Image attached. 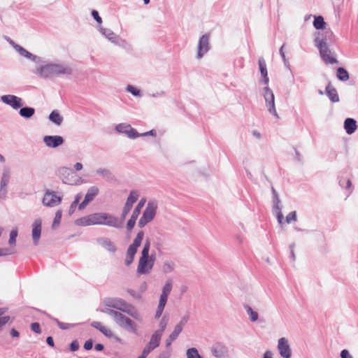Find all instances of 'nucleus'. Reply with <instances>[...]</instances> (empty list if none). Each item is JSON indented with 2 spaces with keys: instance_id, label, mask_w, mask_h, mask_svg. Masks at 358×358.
Wrapping results in <instances>:
<instances>
[{
  "instance_id": "1",
  "label": "nucleus",
  "mask_w": 358,
  "mask_h": 358,
  "mask_svg": "<svg viewBox=\"0 0 358 358\" xmlns=\"http://www.w3.org/2000/svg\"><path fill=\"white\" fill-rule=\"evenodd\" d=\"M34 73L42 78H51L59 75H70L72 69L63 64L50 63L38 66Z\"/></svg>"
},
{
  "instance_id": "2",
  "label": "nucleus",
  "mask_w": 358,
  "mask_h": 358,
  "mask_svg": "<svg viewBox=\"0 0 358 358\" xmlns=\"http://www.w3.org/2000/svg\"><path fill=\"white\" fill-rule=\"evenodd\" d=\"M103 304L113 307L115 310L124 313L135 320L142 322L143 319L138 310L131 303L121 298H107L103 300Z\"/></svg>"
},
{
  "instance_id": "3",
  "label": "nucleus",
  "mask_w": 358,
  "mask_h": 358,
  "mask_svg": "<svg viewBox=\"0 0 358 358\" xmlns=\"http://www.w3.org/2000/svg\"><path fill=\"white\" fill-rule=\"evenodd\" d=\"M149 249L150 248H143L137 268L138 274L149 273L153 267L155 257L153 254H149Z\"/></svg>"
},
{
  "instance_id": "4",
  "label": "nucleus",
  "mask_w": 358,
  "mask_h": 358,
  "mask_svg": "<svg viewBox=\"0 0 358 358\" xmlns=\"http://www.w3.org/2000/svg\"><path fill=\"white\" fill-rule=\"evenodd\" d=\"M114 322L120 328L124 330L133 334L137 333V324L121 312L119 313Z\"/></svg>"
},
{
  "instance_id": "5",
  "label": "nucleus",
  "mask_w": 358,
  "mask_h": 358,
  "mask_svg": "<svg viewBox=\"0 0 358 358\" xmlns=\"http://www.w3.org/2000/svg\"><path fill=\"white\" fill-rule=\"evenodd\" d=\"M157 209V202L156 201H151L148 203V205L143 213V215L138 221V227L142 228L148 223L151 222L155 217Z\"/></svg>"
},
{
  "instance_id": "6",
  "label": "nucleus",
  "mask_w": 358,
  "mask_h": 358,
  "mask_svg": "<svg viewBox=\"0 0 358 358\" xmlns=\"http://www.w3.org/2000/svg\"><path fill=\"white\" fill-rule=\"evenodd\" d=\"M320 41L317 48L320 51V57L326 64H334L338 63L334 53L329 49V45H325L324 42Z\"/></svg>"
},
{
  "instance_id": "7",
  "label": "nucleus",
  "mask_w": 358,
  "mask_h": 358,
  "mask_svg": "<svg viewBox=\"0 0 358 358\" xmlns=\"http://www.w3.org/2000/svg\"><path fill=\"white\" fill-rule=\"evenodd\" d=\"M62 202V196L57 192L46 189L42 199V203L47 207H55Z\"/></svg>"
},
{
  "instance_id": "8",
  "label": "nucleus",
  "mask_w": 358,
  "mask_h": 358,
  "mask_svg": "<svg viewBox=\"0 0 358 358\" xmlns=\"http://www.w3.org/2000/svg\"><path fill=\"white\" fill-rule=\"evenodd\" d=\"M101 220L102 213H95L78 219L76 223L80 226L101 225Z\"/></svg>"
},
{
  "instance_id": "9",
  "label": "nucleus",
  "mask_w": 358,
  "mask_h": 358,
  "mask_svg": "<svg viewBox=\"0 0 358 358\" xmlns=\"http://www.w3.org/2000/svg\"><path fill=\"white\" fill-rule=\"evenodd\" d=\"M264 97L265 99L266 106L268 112L275 117H278L275 106V97L273 91L268 87L264 88Z\"/></svg>"
},
{
  "instance_id": "10",
  "label": "nucleus",
  "mask_w": 358,
  "mask_h": 358,
  "mask_svg": "<svg viewBox=\"0 0 358 358\" xmlns=\"http://www.w3.org/2000/svg\"><path fill=\"white\" fill-rule=\"evenodd\" d=\"M210 36L209 34L202 35L198 43L196 58L201 59L210 50Z\"/></svg>"
},
{
  "instance_id": "11",
  "label": "nucleus",
  "mask_w": 358,
  "mask_h": 358,
  "mask_svg": "<svg viewBox=\"0 0 358 358\" xmlns=\"http://www.w3.org/2000/svg\"><path fill=\"white\" fill-rule=\"evenodd\" d=\"M139 198V193L137 190H131L127 199L126 203L123 207L121 217L124 220L128 213L130 212L134 203Z\"/></svg>"
},
{
  "instance_id": "12",
  "label": "nucleus",
  "mask_w": 358,
  "mask_h": 358,
  "mask_svg": "<svg viewBox=\"0 0 358 358\" xmlns=\"http://www.w3.org/2000/svg\"><path fill=\"white\" fill-rule=\"evenodd\" d=\"M273 194V212L275 215L278 223L282 225L283 224V215L282 213V207L280 205V200L278 196V192L272 187Z\"/></svg>"
},
{
  "instance_id": "13",
  "label": "nucleus",
  "mask_w": 358,
  "mask_h": 358,
  "mask_svg": "<svg viewBox=\"0 0 358 358\" xmlns=\"http://www.w3.org/2000/svg\"><path fill=\"white\" fill-rule=\"evenodd\" d=\"M1 101L10 106L14 110H17L22 107L23 101L20 97L13 94H6L1 96Z\"/></svg>"
},
{
  "instance_id": "14",
  "label": "nucleus",
  "mask_w": 358,
  "mask_h": 358,
  "mask_svg": "<svg viewBox=\"0 0 358 358\" xmlns=\"http://www.w3.org/2000/svg\"><path fill=\"white\" fill-rule=\"evenodd\" d=\"M277 349L279 354L282 358H291L292 352L291 347L289 344L288 340L285 338H280L278 341Z\"/></svg>"
},
{
  "instance_id": "15",
  "label": "nucleus",
  "mask_w": 358,
  "mask_h": 358,
  "mask_svg": "<svg viewBox=\"0 0 358 358\" xmlns=\"http://www.w3.org/2000/svg\"><path fill=\"white\" fill-rule=\"evenodd\" d=\"M10 170L8 167H4L0 182V199H4L7 194V185L10 178Z\"/></svg>"
},
{
  "instance_id": "16",
  "label": "nucleus",
  "mask_w": 358,
  "mask_h": 358,
  "mask_svg": "<svg viewBox=\"0 0 358 358\" xmlns=\"http://www.w3.org/2000/svg\"><path fill=\"white\" fill-rule=\"evenodd\" d=\"M115 130L118 133L126 134L129 138H136L139 137V133L131 127V126L127 123H120L115 126Z\"/></svg>"
},
{
  "instance_id": "17",
  "label": "nucleus",
  "mask_w": 358,
  "mask_h": 358,
  "mask_svg": "<svg viewBox=\"0 0 358 358\" xmlns=\"http://www.w3.org/2000/svg\"><path fill=\"white\" fill-rule=\"evenodd\" d=\"M99 189L96 186H92L87 189L84 200L78 206L79 210H83L85 206L98 195Z\"/></svg>"
},
{
  "instance_id": "18",
  "label": "nucleus",
  "mask_w": 358,
  "mask_h": 358,
  "mask_svg": "<svg viewBox=\"0 0 358 358\" xmlns=\"http://www.w3.org/2000/svg\"><path fill=\"white\" fill-rule=\"evenodd\" d=\"M173 282L171 279H168L162 287V294L159 297V303L162 306H166L168 297L172 290Z\"/></svg>"
},
{
  "instance_id": "19",
  "label": "nucleus",
  "mask_w": 358,
  "mask_h": 358,
  "mask_svg": "<svg viewBox=\"0 0 358 358\" xmlns=\"http://www.w3.org/2000/svg\"><path fill=\"white\" fill-rule=\"evenodd\" d=\"M101 225H107L115 228H120L122 223L115 216L107 213H102Z\"/></svg>"
},
{
  "instance_id": "20",
  "label": "nucleus",
  "mask_w": 358,
  "mask_h": 358,
  "mask_svg": "<svg viewBox=\"0 0 358 358\" xmlns=\"http://www.w3.org/2000/svg\"><path fill=\"white\" fill-rule=\"evenodd\" d=\"M43 142L47 147L55 148L64 143V138L60 136H45Z\"/></svg>"
},
{
  "instance_id": "21",
  "label": "nucleus",
  "mask_w": 358,
  "mask_h": 358,
  "mask_svg": "<svg viewBox=\"0 0 358 358\" xmlns=\"http://www.w3.org/2000/svg\"><path fill=\"white\" fill-rule=\"evenodd\" d=\"M41 224L42 221L39 218L36 219L32 224V238L34 245L38 243L41 234Z\"/></svg>"
},
{
  "instance_id": "22",
  "label": "nucleus",
  "mask_w": 358,
  "mask_h": 358,
  "mask_svg": "<svg viewBox=\"0 0 358 358\" xmlns=\"http://www.w3.org/2000/svg\"><path fill=\"white\" fill-rule=\"evenodd\" d=\"M334 39V34L331 29H327L322 35L318 34L315 39V45L317 47L320 41L324 42L325 45H328V42H332Z\"/></svg>"
},
{
  "instance_id": "23",
  "label": "nucleus",
  "mask_w": 358,
  "mask_h": 358,
  "mask_svg": "<svg viewBox=\"0 0 358 358\" xmlns=\"http://www.w3.org/2000/svg\"><path fill=\"white\" fill-rule=\"evenodd\" d=\"M15 50L22 57L34 61L36 63L41 62V58L36 55H34L20 45H15Z\"/></svg>"
},
{
  "instance_id": "24",
  "label": "nucleus",
  "mask_w": 358,
  "mask_h": 358,
  "mask_svg": "<svg viewBox=\"0 0 358 358\" xmlns=\"http://www.w3.org/2000/svg\"><path fill=\"white\" fill-rule=\"evenodd\" d=\"M91 326L93 327L94 328L98 329L99 331H100L104 336H106L108 338H110L114 336V334H113V331H111V329L110 328H108V327L103 325L100 322H96V321L92 322L91 323Z\"/></svg>"
},
{
  "instance_id": "25",
  "label": "nucleus",
  "mask_w": 358,
  "mask_h": 358,
  "mask_svg": "<svg viewBox=\"0 0 358 358\" xmlns=\"http://www.w3.org/2000/svg\"><path fill=\"white\" fill-rule=\"evenodd\" d=\"M164 243L163 240L159 237V234L157 232L156 234H151L146 238L144 246H158Z\"/></svg>"
},
{
  "instance_id": "26",
  "label": "nucleus",
  "mask_w": 358,
  "mask_h": 358,
  "mask_svg": "<svg viewBox=\"0 0 358 358\" xmlns=\"http://www.w3.org/2000/svg\"><path fill=\"white\" fill-rule=\"evenodd\" d=\"M99 30L111 43L118 44V36L112 30L101 27L99 28Z\"/></svg>"
},
{
  "instance_id": "27",
  "label": "nucleus",
  "mask_w": 358,
  "mask_h": 358,
  "mask_svg": "<svg viewBox=\"0 0 358 358\" xmlns=\"http://www.w3.org/2000/svg\"><path fill=\"white\" fill-rule=\"evenodd\" d=\"M325 92L331 101L334 103L339 101V96L337 90L331 85L330 83L327 85Z\"/></svg>"
},
{
  "instance_id": "28",
  "label": "nucleus",
  "mask_w": 358,
  "mask_h": 358,
  "mask_svg": "<svg viewBox=\"0 0 358 358\" xmlns=\"http://www.w3.org/2000/svg\"><path fill=\"white\" fill-rule=\"evenodd\" d=\"M344 128L348 134H353L357 128V122L352 118H347L344 122Z\"/></svg>"
},
{
  "instance_id": "29",
  "label": "nucleus",
  "mask_w": 358,
  "mask_h": 358,
  "mask_svg": "<svg viewBox=\"0 0 358 358\" xmlns=\"http://www.w3.org/2000/svg\"><path fill=\"white\" fill-rule=\"evenodd\" d=\"M258 63L261 75L264 78V84L267 85L268 83L269 79L268 77L266 62L263 58H259Z\"/></svg>"
},
{
  "instance_id": "30",
  "label": "nucleus",
  "mask_w": 358,
  "mask_h": 358,
  "mask_svg": "<svg viewBox=\"0 0 358 358\" xmlns=\"http://www.w3.org/2000/svg\"><path fill=\"white\" fill-rule=\"evenodd\" d=\"M57 173H58L59 176L62 178V181L64 183L69 184L70 182L66 176H69L70 174H73V170L71 169L66 168V167H61V168L58 169Z\"/></svg>"
},
{
  "instance_id": "31",
  "label": "nucleus",
  "mask_w": 358,
  "mask_h": 358,
  "mask_svg": "<svg viewBox=\"0 0 358 358\" xmlns=\"http://www.w3.org/2000/svg\"><path fill=\"white\" fill-rule=\"evenodd\" d=\"M96 173L108 181L112 180L114 178V176L110 170L106 168H99L96 169Z\"/></svg>"
},
{
  "instance_id": "32",
  "label": "nucleus",
  "mask_w": 358,
  "mask_h": 358,
  "mask_svg": "<svg viewBox=\"0 0 358 358\" xmlns=\"http://www.w3.org/2000/svg\"><path fill=\"white\" fill-rule=\"evenodd\" d=\"M212 354L217 358L223 357L226 354V348L224 346L217 344L212 348Z\"/></svg>"
},
{
  "instance_id": "33",
  "label": "nucleus",
  "mask_w": 358,
  "mask_h": 358,
  "mask_svg": "<svg viewBox=\"0 0 358 358\" xmlns=\"http://www.w3.org/2000/svg\"><path fill=\"white\" fill-rule=\"evenodd\" d=\"M35 113V109L31 107H21L19 111L20 116L24 118H30Z\"/></svg>"
},
{
  "instance_id": "34",
  "label": "nucleus",
  "mask_w": 358,
  "mask_h": 358,
  "mask_svg": "<svg viewBox=\"0 0 358 358\" xmlns=\"http://www.w3.org/2000/svg\"><path fill=\"white\" fill-rule=\"evenodd\" d=\"M103 306H104L100 310L101 312L110 315L113 319V321H115L120 311L115 310L113 307L107 306L105 304H103Z\"/></svg>"
},
{
  "instance_id": "35",
  "label": "nucleus",
  "mask_w": 358,
  "mask_h": 358,
  "mask_svg": "<svg viewBox=\"0 0 358 358\" xmlns=\"http://www.w3.org/2000/svg\"><path fill=\"white\" fill-rule=\"evenodd\" d=\"M49 120L57 125H60L63 122V117L57 110H53L49 115Z\"/></svg>"
},
{
  "instance_id": "36",
  "label": "nucleus",
  "mask_w": 358,
  "mask_h": 358,
  "mask_svg": "<svg viewBox=\"0 0 358 358\" xmlns=\"http://www.w3.org/2000/svg\"><path fill=\"white\" fill-rule=\"evenodd\" d=\"M162 336V334H160V331H155V333L152 335L150 341L148 343L156 348L160 343Z\"/></svg>"
},
{
  "instance_id": "37",
  "label": "nucleus",
  "mask_w": 358,
  "mask_h": 358,
  "mask_svg": "<svg viewBox=\"0 0 358 358\" xmlns=\"http://www.w3.org/2000/svg\"><path fill=\"white\" fill-rule=\"evenodd\" d=\"M137 252V248H128L125 264L129 266L134 260V256Z\"/></svg>"
},
{
  "instance_id": "38",
  "label": "nucleus",
  "mask_w": 358,
  "mask_h": 358,
  "mask_svg": "<svg viewBox=\"0 0 358 358\" xmlns=\"http://www.w3.org/2000/svg\"><path fill=\"white\" fill-rule=\"evenodd\" d=\"M313 26L316 29H324L325 28L326 22L322 16H314Z\"/></svg>"
},
{
  "instance_id": "39",
  "label": "nucleus",
  "mask_w": 358,
  "mask_h": 358,
  "mask_svg": "<svg viewBox=\"0 0 358 358\" xmlns=\"http://www.w3.org/2000/svg\"><path fill=\"white\" fill-rule=\"evenodd\" d=\"M146 202L145 198H142L138 203L137 206L134 209L131 215L138 217L141 213L142 208L144 206Z\"/></svg>"
},
{
  "instance_id": "40",
  "label": "nucleus",
  "mask_w": 358,
  "mask_h": 358,
  "mask_svg": "<svg viewBox=\"0 0 358 358\" xmlns=\"http://www.w3.org/2000/svg\"><path fill=\"white\" fill-rule=\"evenodd\" d=\"M245 309L252 322H256L258 320L259 315H258L257 312L253 310L252 308L250 306L245 305Z\"/></svg>"
},
{
  "instance_id": "41",
  "label": "nucleus",
  "mask_w": 358,
  "mask_h": 358,
  "mask_svg": "<svg viewBox=\"0 0 358 358\" xmlns=\"http://www.w3.org/2000/svg\"><path fill=\"white\" fill-rule=\"evenodd\" d=\"M337 77L342 81H346L349 79V73L344 68L339 67L337 69Z\"/></svg>"
},
{
  "instance_id": "42",
  "label": "nucleus",
  "mask_w": 358,
  "mask_h": 358,
  "mask_svg": "<svg viewBox=\"0 0 358 358\" xmlns=\"http://www.w3.org/2000/svg\"><path fill=\"white\" fill-rule=\"evenodd\" d=\"M186 355L187 358H202L195 348H189L187 350Z\"/></svg>"
},
{
  "instance_id": "43",
  "label": "nucleus",
  "mask_w": 358,
  "mask_h": 358,
  "mask_svg": "<svg viewBox=\"0 0 358 358\" xmlns=\"http://www.w3.org/2000/svg\"><path fill=\"white\" fill-rule=\"evenodd\" d=\"M143 237H144L143 231H139L137 234L135 239L134 240L133 243L130 246H141V245L142 243V241L143 239Z\"/></svg>"
},
{
  "instance_id": "44",
  "label": "nucleus",
  "mask_w": 358,
  "mask_h": 358,
  "mask_svg": "<svg viewBox=\"0 0 358 358\" xmlns=\"http://www.w3.org/2000/svg\"><path fill=\"white\" fill-rule=\"evenodd\" d=\"M15 248H0V257L15 253Z\"/></svg>"
},
{
  "instance_id": "45",
  "label": "nucleus",
  "mask_w": 358,
  "mask_h": 358,
  "mask_svg": "<svg viewBox=\"0 0 358 358\" xmlns=\"http://www.w3.org/2000/svg\"><path fill=\"white\" fill-rule=\"evenodd\" d=\"M169 322V318L166 316H164L159 322V329L156 331H160V334H163Z\"/></svg>"
},
{
  "instance_id": "46",
  "label": "nucleus",
  "mask_w": 358,
  "mask_h": 358,
  "mask_svg": "<svg viewBox=\"0 0 358 358\" xmlns=\"http://www.w3.org/2000/svg\"><path fill=\"white\" fill-rule=\"evenodd\" d=\"M17 236V229H14L10 233L8 243L10 245H15L16 243V238Z\"/></svg>"
},
{
  "instance_id": "47",
  "label": "nucleus",
  "mask_w": 358,
  "mask_h": 358,
  "mask_svg": "<svg viewBox=\"0 0 358 358\" xmlns=\"http://www.w3.org/2000/svg\"><path fill=\"white\" fill-rule=\"evenodd\" d=\"M182 328L180 326L176 325L173 332L170 334L171 339H176L179 334L182 332Z\"/></svg>"
},
{
  "instance_id": "48",
  "label": "nucleus",
  "mask_w": 358,
  "mask_h": 358,
  "mask_svg": "<svg viewBox=\"0 0 358 358\" xmlns=\"http://www.w3.org/2000/svg\"><path fill=\"white\" fill-rule=\"evenodd\" d=\"M297 220L296 212L292 211L286 216V222L290 224L292 222H296Z\"/></svg>"
},
{
  "instance_id": "49",
  "label": "nucleus",
  "mask_w": 358,
  "mask_h": 358,
  "mask_svg": "<svg viewBox=\"0 0 358 358\" xmlns=\"http://www.w3.org/2000/svg\"><path fill=\"white\" fill-rule=\"evenodd\" d=\"M61 219H62V211L57 210L55 213V216L53 223H52L53 228L55 227L56 226H57L60 223Z\"/></svg>"
},
{
  "instance_id": "50",
  "label": "nucleus",
  "mask_w": 358,
  "mask_h": 358,
  "mask_svg": "<svg viewBox=\"0 0 358 358\" xmlns=\"http://www.w3.org/2000/svg\"><path fill=\"white\" fill-rule=\"evenodd\" d=\"M127 91L130 92L131 94H133L135 96H141V92L139 90L135 88L132 85H128L127 87Z\"/></svg>"
},
{
  "instance_id": "51",
  "label": "nucleus",
  "mask_w": 358,
  "mask_h": 358,
  "mask_svg": "<svg viewBox=\"0 0 358 358\" xmlns=\"http://www.w3.org/2000/svg\"><path fill=\"white\" fill-rule=\"evenodd\" d=\"M97 244L101 246H110L111 242L106 238H100L97 239Z\"/></svg>"
},
{
  "instance_id": "52",
  "label": "nucleus",
  "mask_w": 358,
  "mask_h": 358,
  "mask_svg": "<svg viewBox=\"0 0 358 358\" xmlns=\"http://www.w3.org/2000/svg\"><path fill=\"white\" fill-rule=\"evenodd\" d=\"M137 218L138 217H134L133 215L131 216L130 219L128 220L127 224V228L128 230H131L134 228Z\"/></svg>"
},
{
  "instance_id": "53",
  "label": "nucleus",
  "mask_w": 358,
  "mask_h": 358,
  "mask_svg": "<svg viewBox=\"0 0 358 358\" xmlns=\"http://www.w3.org/2000/svg\"><path fill=\"white\" fill-rule=\"evenodd\" d=\"M82 198V194H78L76 196L74 201L72 202L71 206H70V211H73L76 208V206L79 203L80 199Z\"/></svg>"
},
{
  "instance_id": "54",
  "label": "nucleus",
  "mask_w": 358,
  "mask_h": 358,
  "mask_svg": "<svg viewBox=\"0 0 358 358\" xmlns=\"http://www.w3.org/2000/svg\"><path fill=\"white\" fill-rule=\"evenodd\" d=\"M284 47H285V43L280 48L279 52H280V55L282 59V61H283L285 65L289 66V62H287L286 57H285V54L284 52Z\"/></svg>"
},
{
  "instance_id": "55",
  "label": "nucleus",
  "mask_w": 358,
  "mask_h": 358,
  "mask_svg": "<svg viewBox=\"0 0 358 358\" xmlns=\"http://www.w3.org/2000/svg\"><path fill=\"white\" fill-rule=\"evenodd\" d=\"M31 329L35 332V333H37V334H40L41 333V327H40V324L37 322H34L31 324Z\"/></svg>"
},
{
  "instance_id": "56",
  "label": "nucleus",
  "mask_w": 358,
  "mask_h": 358,
  "mask_svg": "<svg viewBox=\"0 0 358 358\" xmlns=\"http://www.w3.org/2000/svg\"><path fill=\"white\" fill-rule=\"evenodd\" d=\"M164 307H165L164 306L158 304V306H157V308L156 310V313H155V318H159L161 317V315H162V313L164 311Z\"/></svg>"
},
{
  "instance_id": "57",
  "label": "nucleus",
  "mask_w": 358,
  "mask_h": 358,
  "mask_svg": "<svg viewBox=\"0 0 358 358\" xmlns=\"http://www.w3.org/2000/svg\"><path fill=\"white\" fill-rule=\"evenodd\" d=\"M55 321H56L57 325L59 326V327L62 329H67L70 328L71 327H72L71 324H69L68 323H63V322H59L57 320H55Z\"/></svg>"
},
{
  "instance_id": "58",
  "label": "nucleus",
  "mask_w": 358,
  "mask_h": 358,
  "mask_svg": "<svg viewBox=\"0 0 358 358\" xmlns=\"http://www.w3.org/2000/svg\"><path fill=\"white\" fill-rule=\"evenodd\" d=\"M92 15L99 24H101L102 22L101 17L99 16V13L96 10H93L92 11Z\"/></svg>"
},
{
  "instance_id": "59",
  "label": "nucleus",
  "mask_w": 358,
  "mask_h": 358,
  "mask_svg": "<svg viewBox=\"0 0 358 358\" xmlns=\"http://www.w3.org/2000/svg\"><path fill=\"white\" fill-rule=\"evenodd\" d=\"M10 320L9 316H0V330H1V327L5 325Z\"/></svg>"
},
{
  "instance_id": "60",
  "label": "nucleus",
  "mask_w": 358,
  "mask_h": 358,
  "mask_svg": "<svg viewBox=\"0 0 358 358\" xmlns=\"http://www.w3.org/2000/svg\"><path fill=\"white\" fill-rule=\"evenodd\" d=\"M173 270V266H172V265H171L170 264H165L163 266V271H164L165 273H170V272H171Z\"/></svg>"
},
{
  "instance_id": "61",
  "label": "nucleus",
  "mask_w": 358,
  "mask_h": 358,
  "mask_svg": "<svg viewBox=\"0 0 358 358\" xmlns=\"http://www.w3.org/2000/svg\"><path fill=\"white\" fill-rule=\"evenodd\" d=\"M79 349V343L77 341H73L70 345V350L73 352L77 351Z\"/></svg>"
},
{
  "instance_id": "62",
  "label": "nucleus",
  "mask_w": 358,
  "mask_h": 358,
  "mask_svg": "<svg viewBox=\"0 0 358 358\" xmlns=\"http://www.w3.org/2000/svg\"><path fill=\"white\" fill-rule=\"evenodd\" d=\"M93 347V341L92 339L87 341L84 344V348L86 350H90Z\"/></svg>"
},
{
  "instance_id": "63",
  "label": "nucleus",
  "mask_w": 358,
  "mask_h": 358,
  "mask_svg": "<svg viewBox=\"0 0 358 358\" xmlns=\"http://www.w3.org/2000/svg\"><path fill=\"white\" fill-rule=\"evenodd\" d=\"M341 358H353L352 355L350 354L349 351L347 350H343L341 352Z\"/></svg>"
},
{
  "instance_id": "64",
  "label": "nucleus",
  "mask_w": 358,
  "mask_h": 358,
  "mask_svg": "<svg viewBox=\"0 0 358 358\" xmlns=\"http://www.w3.org/2000/svg\"><path fill=\"white\" fill-rule=\"evenodd\" d=\"M147 288H148V284L146 282H143L140 286H139V288H138V290L141 293H143L145 292L146 290H147Z\"/></svg>"
}]
</instances>
